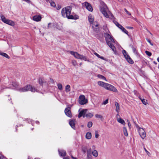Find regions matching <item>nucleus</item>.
Listing matches in <instances>:
<instances>
[{
    "instance_id": "obj_48",
    "label": "nucleus",
    "mask_w": 159,
    "mask_h": 159,
    "mask_svg": "<svg viewBox=\"0 0 159 159\" xmlns=\"http://www.w3.org/2000/svg\"><path fill=\"white\" fill-rule=\"evenodd\" d=\"M50 4L51 5L52 7H54L56 6V4L55 3L53 2H51Z\"/></svg>"
},
{
    "instance_id": "obj_26",
    "label": "nucleus",
    "mask_w": 159,
    "mask_h": 159,
    "mask_svg": "<svg viewBox=\"0 0 159 159\" xmlns=\"http://www.w3.org/2000/svg\"><path fill=\"white\" fill-rule=\"evenodd\" d=\"M12 85L15 88H18L19 86V84L18 83L14 82L12 83Z\"/></svg>"
},
{
    "instance_id": "obj_37",
    "label": "nucleus",
    "mask_w": 159,
    "mask_h": 159,
    "mask_svg": "<svg viewBox=\"0 0 159 159\" xmlns=\"http://www.w3.org/2000/svg\"><path fill=\"white\" fill-rule=\"evenodd\" d=\"M98 24L97 22H94L92 25V27L94 28L95 27H98Z\"/></svg>"
},
{
    "instance_id": "obj_63",
    "label": "nucleus",
    "mask_w": 159,
    "mask_h": 159,
    "mask_svg": "<svg viewBox=\"0 0 159 159\" xmlns=\"http://www.w3.org/2000/svg\"><path fill=\"white\" fill-rule=\"evenodd\" d=\"M150 43L151 44V45L152 46H153V43H151H151Z\"/></svg>"
},
{
    "instance_id": "obj_29",
    "label": "nucleus",
    "mask_w": 159,
    "mask_h": 159,
    "mask_svg": "<svg viewBox=\"0 0 159 159\" xmlns=\"http://www.w3.org/2000/svg\"><path fill=\"white\" fill-rule=\"evenodd\" d=\"M113 22L115 23V24L116 25V26H117L120 29L122 27V26L120 24H119L117 21H113Z\"/></svg>"
},
{
    "instance_id": "obj_49",
    "label": "nucleus",
    "mask_w": 159,
    "mask_h": 159,
    "mask_svg": "<svg viewBox=\"0 0 159 159\" xmlns=\"http://www.w3.org/2000/svg\"><path fill=\"white\" fill-rule=\"evenodd\" d=\"M124 10L125 11L126 13L129 15H131V14L130 13H129V11L125 9V8L124 9Z\"/></svg>"
},
{
    "instance_id": "obj_30",
    "label": "nucleus",
    "mask_w": 159,
    "mask_h": 159,
    "mask_svg": "<svg viewBox=\"0 0 159 159\" xmlns=\"http://www.w3.org/2000/svg\"><path fill=\"white\" fill-rule=\"evenodd\" d=\"M93 116V115L91 113H89L85 115V117L88 118H91Z\"/></svg>"
},
{
    "instance_id": "obj_38",
    "label": "nucleus",
    "mask_w": 159,
    "mask_h": 159,
    "mask_svg": "<svg viewBox=\"0 0 159 159\" xmlns=\"http://www.w3.org/2000/svg\"><path fill=\"white\" fill-rule=\"evenodd\" d=\"M72 63L73 65L74 66H76L77 65V63L75 60H73L72 61Z\"/></svg>"
},
{
    "instance_id": "obj_1",
    "label": "nucleus",
    "mask_w": 159,
    "mask_h": 159,
    "mask_svg": "<svg viewBox=\"0 0 159 159\" xmlns=\"http://www.w3.org/2000/svg\"><path fill=\"white\" fill-rule=\"evenodd\" d=\"M72 9L71 7H67L63 8L61 11L62 16L64 17H66L69 19H75L74 16L72 15H70L71 11Z\"/></svg>"
},
{
    "instance_id": "obj_24",
    "label": "nucleus",
    "mask_w": 159,
    "mask_h": 159,
    "mask_svg": "<svg viewBox=\"0 0 159 159\" xmlns=\"http://www.w3.org/2000/svg\"><path fill=\"white\" fill-rule=\"evenodd\" d=\"M92 137L91 134L90 132H87L86 135V138L87 139H90Z\"/></svg>"
},
{
    "instance_id": "obj_47",
    "label": "nucleus",
    "mask_w": 159,
    "mask_h": 159,
    "mask_svg": "<svg viewBox=\"0 0 159 159\" xmlns=\"http://www.w3.org/2000/svg\"><path fill=\"white\" fill-rule=\"evenodd\" d=\"M95 136L96 138H98L99 136V134H98V132L97 131H95Z\"/></svg>"
},
{
    "instance_id": "obj_32",
    "label": "nucleus",
    "mask_w": 159,
    "mask_h": 159,
    "mask_svg": "<svg viewBox=\"0 0 159 159\" xmlns=\"http://www.w3.org/2000/svg\"><path fill=\"white\" fill-rule=\"evenodd\" d=\"M92 154L95 157H97L98 156V152L96 150H94L93 152H92Z\"/></svg>"
},
{
    "instance_id": "obj_17",
    "label": "nucleus",
    "mask_w": 159,
    "mask_h": 159,
    "mask_svg": "<svg viewBox=\"0 0 159 159\" xmlns=\"http://www.w3.org/2000/svg\"><path fill=\"white\" fill-rule=\"evenodd\" d=\"M41 18L40 16H35L33 17V20L36 21H39L41 20Z\"/></svg>"
},
{
    "instance_id": "obj_14",
    "label": "nucleus",
    "mask_w": 159,
    "mask_h": 159,
    "mask_svg": "<svg viewBox=\"0 0 159 159\" xmlns=\"http://www.w3.org/2000/svg\"><path fill=\"white\" fill-rule=\"evenodd\" d=\"M115 105L116 107V111L118 113H119L120 110V108L119 104L116 102H115Z\"/></svg>"
},
{
    "instance_id": "obj_8",
    "label": "nucleus",
    "mask_w": 159,
    "mask_h": 159,
    "mask_svg": "<svg viewBox=\"0 0 159 159\" xmlns=\"http://www.w3.org/2000/svg\"><path fill=\"white\" fill-rule=\"evenodd\" d=\"M71 108L70 107H68L66 108L64 111L65 114L70 118H71L72 116V114L70 111Z\"/></svg>"
},
{
    "instance_id": "obj_57",
    "label": "nucleus",
    "mask_w": 159,
    "mask_h": 159,
    "mask_svg": "<svg viewBox=\"0 0 159 159\" xmlns=\"http://www.w3.org/2000/svg\"><path fill=\"white\" fill-rule=\"evenodd\" d=\"M147 39V41L148 43H151V41L149 39Z\"/></svg>"
},
{
    "instance_id": "obj_27",
    "label": "nucleus",
    "mask_w": 159,
    "mask_h": 159,
    "mask_svg": "<svg viewBox=\"0 0 159 159\" xmlns=\"http://www.w3.org/2000/svg\"><path fill=\"white\" fill-rule=\"evenodd\" d=\"M70 86L69 85H67L65 88L66 91V92H68L70 90Z\"/></svg>"
},
{
    "instance_id": "obj_20",
    "label": "nucleus",
    "mask_w": 159,
    "mask_h": 159,
    "mask_svg": "<svg viewBox=\"0 0 159 159\" xmlns=\"http://www.w3.org/2000/svg\"><path fill=\"white\" fill-rule=\"evenodd\" d=\"M117 120L118 122L120 123L123 125H125V123L124 120L121 118H117Z\"/></svg>"
},
{
    "instance_id": "obj_31",
    "label": "nucleus",
    "mask_w": 159,
    "mask_h": 159,
    "mask_svg": "<svg viewBox=\"0 0 159 159\" xmlns=\"http://www.w3.org/2000/svg\"><path fill=\"white\" fill-rule=\"evenodd\" d=\"M122 52L125 58H126V57H128V56L129 55L127 54V52L125 50H123Z\"/></svg>"
},
{
    "instance_id": "obj_21",
    "label": "nucleus",
    "mask_w": 159,
    "mask_h": 159,
    "mask_svg": "<svg viewBox=\"0 0 159 159\" xmlns=\"http://www.w3.org/2000/svg\"><path fill=\"white\" fill-rule=\"evenodd\" d=\"M39 84L42 86L43 85V84L44 83H46V82L44 81L43 78H39Z\"/></svg>"
},
{
    "instance_id": "obj_61",
    "label": "nucleus",
    "mask_w": 159,
    "mask_h": 159,
    "mask_svg": "<svg viewBox=\"0 0 159 159\" xmlns=\"http://www.w3.org/2000/svg\"><path fill=\"white\" fill-rule=\"evenodd\" d=\"M157 61L159 62V57H158L157 58Z\"/></svg>"
},
{
    "instance_id": "obj_25",
    "label": "nucleus",
    "mask_w": 159,
    "mask_h": 159,
    "mask_svg": "<svg viewBox=\"0 0 159 159\" xmlns=\"http://www.w3.org/2000/svg\"><path fill=\"white\" fill-rule=\"evenodd\" d=\"M123 132L124 135L126 136H127L128 135V133L126 127H124L123 128Z\"/></svg>"
},
{
    "instance_id": "obj_6",
    "label": "nucleus",
    "mask_w": 159,
    "mask_h": 159,
    "mask_svg": "<svg viewBox=\"0 0 159 159\" xmlns=\"http://www.w3.org/2000/svg\"><path fill=\"white\" fill-rule=\"evenodd\" d=\"M109 33H105L104 37L105 38L106 41L107 43L110 42H114V40L112 37L111 36L110 34Z\"/></svg>"
},
{
    "instance_id": "obj_28",
    "label": "nucleus",
    "mask_w": 159,
    "mask_h": 159,
    "mask_svg": "<svg viewBox=\"0 0 159 159\" xmlns=\"http://www.w3.org/2000/svg\"><path fill=\"white\" fill-rule=\"evenodd\" d=\"M97 77L98 78H99L101 79H102L103 80H106V81H107L106 78L104 76H103L102 75L99 74V75H98Z\"/></svg>"
},
{
    "instance_id": "obj_46",
    "label": "nucleus",
    "mask_w": 159,
    "mask_h": 159,
    "mask_svg": "<svg viewBox=\"0 0 159 159\" xmlns=\"http://www.w3.org/2000/svg\"><path fill=\"white\" fill-rule=\"evenodd\" d=\"M104 29L105 30L106 33H107V32H108L109 33H110V32H109V30L106 26L104 27Z\"/></svg>"
},
{
    "instance_id": "obj_3",
    "label": "nucleus",
    "mask_w": 159,
    "mask_h": 159,
    "mask_svg": "<svg viewBox=\"0 0 159 159\" xmlns=\"http://www.w3.org/2000/svg\"><path fill=\"white\" fill-rule=\"evenodd\" d=\"M70 52L71 55H73L76 58L80 59L81 60H84L85 61H89V60H87L86 56L80 54L77 52L70 51Z\"/></svg>"
},
{
    "instance_id": "obj_5",
    "label": "nucleus",
    "mask_w": 159,
    "mask_h": 159,
    "mask_svg": "<svg viewBox=\"0 0 159 159\" xmlns=\"http://www.w3.org/2000/svg\"><path fill=\"white\" fill-rule=\"evenodd\" d=\"M88 102V100L84 95H81L79 97V103L80 105H84Z\"/></svg>"
},
{
    "instance_id": "obj_34",
    "label": "nucleus",
    "mask_w": 159,
    "mask_h": 159,
    "mask_svg": "<svg viewBox=\"0 0 159 159\" xmlns=\"http://www.w3.org/2000/svg\"><path fill=\"white\" fill-rule=\"evenodd\" d=\"M93 125V123L91 121H89L88 122L87 124V127L88 128H91L92 127Z\"/></svg>"
},
{
    "instance_id": "obj_40",
    "label": "nucleus",
    "mask_w": 159,
    "mask_h": 159,
    "mask_svg": "<svg viewBox=\"0 0 159 159\" xmlns=\"http://www.w3.org/2000/svg\"><path fill=\"white\" fill-rule=\"evenodd\" d=\"M93 30L94 31L97 32L99 31V28L98 27H95L94 28H93Z\"/></svg>"
},
{
    "instance_id": "obj_42",
    "label": "nucleus",
    "mask_w": 159,
    "mask_h": 159,
    "mask_svg": "<svg viewBox=\"0 0 159 159\" xmlns=\"http://www.w3.org/2000/svg\"><path fill=\"white\" fill-rule=\"evenodd\" d=\"M108 99H107L106 100L103 102V103H102V104L106 105V104L108 103Z\"/></svg>"
},
{
    "instance_id": "obj_51",
    "label": "nucleus",
    "mask_w": 159,
    "mask_h": 159,
    "mask_svg": "<svg viewBox=\"0 0 159 159\" xmlns=\"http://www.w3.org/2000/svg\"><path fill=\"white\" fill-rule=\"evenodd\" d=\"M135 125L136 127L138 129H138H139V128H141L139 127V126L138 125V124L135 123Z\"/></svg>"
},
{
    "instance_id": "obj_7",
    "label": "nucleus",
    "mask_w": 159,
    "mask_h": 159,
    "mask_svg": "<svg viewBox=\"0 0 159 159\" xmlns=\"http://www.w3.org/2000/svg\"><path fill=\"white\" fill-rule=\"evenodd\" d=\"M105 89L107 90L112 91L115 93H116L118 91L117 89L115 87L108 83H107L106 84Z\"/></svg>"
},
{
    "instance_id": "obj_60",
    "label": "nucleus",
    "mask_w": 159,
    "mask_h": 159,
    "mask_svg": "<svg viewBox=\"0 0 159 159\" xmlns=\"http://www.w3.org/2000/svg\"><path fill=\"white\" fill-rule=\"evenodd\" d=\"M2 155H1L0 154V159H1L2 158Z\"/></svg>"
},
{
    "instance_id": "obj_4",
    "label": "nucleus",
    "mask_w": 159,
    "mask_h": 159,
    "mask_svg": "<svg viewBox=\"0 0 159 159\" xmlns=\"http://www.w3.org/2000/svg\"><path fill=\"white\" fill-rule=\"evenodd\" d=\"M0 17L4 23L12 26L15 25V23L14 21L8 19H7L3 15H1Z\"/></svg>"
},
{
    "instance_id": "obj_19",
    "label": "nucleus",
    "mask_w": 159,
    "mask_h": 159,
    "mask_svg": "<svg viewBox=\"0 0 159 159\" xmlns=\"http://www.w3.org/2000/svg\"><path fill=\"white\" fill-rule=\"evenodd\" d=\"M98 85L105 88L107 83H104L101 81H99L98 82Z\"/></svg>"
},
{
    "instance_id": "obj_43",
    "label": "nucleus",
    "mask_w": 159,
    "mask_h": 159,
    "mask_svg": "<svg viewBox=\"0 0 159 159\" xmlns=\"http://www.w3.org/2000/svg\"><path fill=\"white\" fill-rule=\"evenodd\" d=\"M95 116L96 118H99L100 119H102V116L100 115L96 114Z\"/></svg>"
},
{
    "instance_id": "obj_36",
    "label": "nucleus",
    "mask_w": 159,
    "mask_h": 159,
    "mask_svg": "<svg viewBox=\"0 0 159 159\" xmlns=\"http://www.w3.org/2000/svg\"><path fill=\"white\" fill-rule=\"evenodd\" d=\"M58 88L60 90H61L62 89V84L61 83H59L57 84Z\"/></svg>"
},
{
    "instance_id": "obj_59",
    "label": "nucleus",
    "mask_w": 159,
    "mask_h": 159,
    "mask_svg": "<svg viewBox=\"0 0 159 159\" xmlns=\"http://www.w3.org/2000/svg\"><path fill=\"white\" fill-rule=\"evenodd\" d=\"M63 159H70L69 158L67 157H64Z\"/></svg>"
},
{
    "instance_id": "obj_39",
    "label": "nucleus",
    "mask_w": 159,
    "mask_h": 159,
    "mask_svg": "<svg viewBox=\"0 0 159 159\" xmlns=\"http://www.w3.org/2000/svg\"><path fill=\"white\" fill-rule=\"evenodd\" d=\"M146 54L148 56L150 57L152 55V53L147 51H145V52Z\"/></svg>"
},
{
    "instance_id": "obj_44",
    "label": "nucleus",
    "mask_w": 159,
    "mask_h": 159,
    "mask_svg": "<svg viewBox=\"0 0 159 159\" xmlns=\"http://www.w3.org/2000/svg\"><path fill=\"white\" fill-rule=\"evenodd\" d=\"M91 148H89L87 151V155L88 156L91 153Z\"/></svg>"
},
{
    "instance_id": "obj_16",
    "label": "nucleus",
    "mask_w": 159,
    "mask_h": 159,
    "mask_svg": "<svg viewBox=\"0 0 159 159\" xmlns=\"http://www.w3.org/2000/svg\"><path fill=\"white\" fill-rule=\"evenodd\" d=\"M130 46L132 48L133 52L137 56H139V54L137 49V48L135 47H134L133 45Z\"/></svg>"
},
{
    "instance_id": "obj_50",
    "label": "nucleus",
    "mask_w": 159,
    "mask_h": 159,
    "mask_svg": "<svg viewBox=\"0 0 159 159\" xmlns=\"http://www.w3.org/2000/svg\"><path fill=\"white\" fill-rule=\"evenodd\" d=\"M94 54L97 57H98V58H99L100 57V55H99L96 52H95L94 53Z\"/></svg>"
},
{
    "instance_id": "obj_54",
    "label": "nucleus",
    "mask_w": 159,
    "mask_h": 159,
    "mask_svg": "<svg viewBox=\"0 0 159 159\" xmlns=\"http://www.w3.org/2000/svg\"><path fill=\"white\" fill-rule=\"evenodd\" d=\"M128 125L129 127L130 128L131 126L130 123L129 122V121L128 122Z\"/></svg>"
},
{
    "instance_id": "obj_41",
    "label": "nucleus",
    "mask_w": 159,
    "mask_h": 159,
    "mask_svg": "<svg viewBox=\"0 0 159 159\" xmlns=\"http://www.w3.org/2000/svg\"><path fill=\"white\" fill-rule=\"evenodd\" d=\"M141 101L143 104L144 105H146L147 104V100H145L144 99H141Z\"/></svg>"
},
{
    "instance_id": "obj_33",
    "label": "nucleus",
    "mask_w": 159,
    "mask_h": 159,
    "mask_svg": "<svg viewBox=\"0 0 159 159\" xmlns=\"http://www.w3.org/2000/svg\"><path fill=\"white\" fill-rule=\"evenodd\" d=\"M121 29L123 31V32L124 33H125L127 34L128 35V32L123 26L121 28V29Z\"/></svg>"
},
{
    "instance_id": "obj_10",
    "label": "nucleus",
    "mask_w": 159,
    "mask_h": 159,
    "mask_svg": "<svg viewBox=\"0 0 159 159\" xmlns=\"http://www.w3.org/2000/svg\"><path fill=\"white\" fill-rule=\"evenodd\" d=\"M108 9L106 7H102L101 8L100 11L104 16L106 18H108L109 16L107 12Z\"/></svg>"
},
{
    "instance_id": "obj_11",
    "label": "nucleus",
    "mask_w": 159,
    "mask_h": 159,
    "mask_svg": "<svg viewBox=\"0 0 159 159\" xmlns=\"http://www.w3.org/2000/svg\"><path fill=\"white\" fill-rule=\"evenodd\" d=\"M87 109H83L81 111L79 114L78 117L80 118L82 116H83V117L84 118L85 117V114L87 112Z\"/></svg>"
},
{
    "instance_id": "obj_9",
    "label": "nucleus",
    "mask_w": 159,
    "mask_h": 159,
    "mask_svg": "<svg viewBox=\"0 0 159 159\" xmlns=\"http://www.w3.org/2000/svg\"><path fill=\"white\" fill-rule=\"evenodd\" d=\"M138 132L141 138L143 139L146 136V134L143 128H139Z\"/></svg>"
},
{
    "instance_id": "obj_45",
    "label": "nucleus",
    "mask_w": 159,
    "mask_h": 159,
    "mask_svg": "<svg viewBox=\"0 0 159 159\" xmlns=\"http://www.w3.org/2000/svg\"><path fill=\"white\" fill-rule=\"evenodd\" d=\"M144 149L145 150L147 154L148 155V156H150L151 154L146 149V148L145 147L144 148Z\"/></svg>"
},
{
    "instance_id": "obj_55",
    "label": "nucleus",
    "mask_w": 159,
    "mask_h": 159,
    "mask_svg": "<svg viewBox=\"0 0 159 159\" xmlns=\"http://www.w3.org/2000/svg\"><path fill=\"white\" fill-rule=\"evenodd\" d=\"M127 28L130 29H133V27H127Z\"/></svg>"
},
{
    "instance_id": "obj_52",
    "label": "nucleus",
    "mask_w": 159,
    "mask_h": 159,
    "mask_svg": "<svg viewBox=\"0 0 159 159\" xmlns=\"http://www.w3.org/2000/svg\"><path fill=\"white\" fill-rule=\"evenodd\" d=\"M99 58L101 59H102V60H106V59L105 58H104L103 57H102V56H100V57H99Z\"/></svg>"
},
{
    "instance_id": "obj_18",
    "label": "nucleus",
    "mask_w": 159,
    "mask_h": 159,
    "mask_svg": "<svg viewBox=\"0 0 159 159\" xmlns=\"http://www.w3.org/2000/svg\"><path fill=\"white\" fill-rule=\"evenodd\" d=\"M111 42H108L107 43V44L113 51H115L116 50V48L114 45L111 43Z\"/></svg>"
},
{
    "instance_id": "obj_12",
    "label": "nucleus",
    "mask_w": 159,
    "mask_h": 159,
    "mask_svg": "<svg viewBox=\"0 0 159 159\" xmlns=\"http://www.w3.org/2000/svg\"><path fill=\"white\" fill-rule=\"evenodd\" d=\"M85 7L89 11H92L93 10V8L91 4L87 2H85L84 4Z\"/></svg>"
},
{
    "instance_id": "obj_15",
    "label": "nucleus",
    "mask_w": 159,
    "mask_h": 159,
    "mask_svg": "<svg viewBox=\"0 0 159 159\" xmlns=\"http://www.w3.org/2000/svg\"><path fill=\"white\" fill-rule=\"evenodd\" d=\"M59 153L60 155L62 157H65L66 156V153L65 151L63 150H58Z\"/></svg>"
},
{
    "instance_id": "obj_35",
    "label": "nucleus",
    "mask_w": 159,
    "mask_h": 159,
    "mask_svg": "<svg viewBox=\"0 0 159 159\" xmlns=\"http://www.w3.org/2000/svg\"><path fill=\"white\" fill-rule=\"evenodd\" d=\"M89 20L90 23H92L93 21V19L92 18V16H89Z\"/></svg>"
},
{
    "instance_id": "obj_13",
    "label": "nucleus",
    "mask_w": 159,
    "mask_h": 159,
    "mask_svg": "<svg viewBox=\"0 0 159 159\" xmlns=\"http://www.w3.org/2000/svg\"><path fill=\"white\" fill-rule=\"evenodd\" d=\"M75 120H72L69 121V124L71 127L74 129H75Z\"/></svg>"
},
{
    "instance_id": "obj_62",
    "label": "nucleus",
    "mask_w": 159,
    "mask_h": 159,
    "mask_svg": "<svg viewBox=\"0 0 159 159\" xmlns=\"http://www.w3.org/2000/svg\"><path fill=\"white\" fill-rule=\"evenodd\" d=\"M51 24V23H49L48 24V28H49V26H50V25Z\"/></svg>"
},
{
    "instance_id": "obj_56",
    "label": "nucleus",
    "mask_w": 159,
    "mask_h": 159,
    "mask_svg": "<svg viewBox=\"0 0 159 159\" xmlns=\"http://www.w3.org/2000/svg\"><path fill=\"white\" fill-rule=\"evenodd\" d=\"M71 158L73 159H78L76 158L73 157L72 155H71Z\"/></svg>"
},
{
    "instance_id": "obj_58",
    "label": "nucleus",
    "mask_w": 159,
    "mask_h": 159,
    "mask_svg": "<svg viewBox=\"0 0 159 159\" xmlns=\"http://www.w3.org/2000/svg\"><path fill=\"white\" fill-rule=\"evenodd\" d=\"M120 116V115L119 114V113H117V114L116 115V117L117 118V119L118 118V116Z\"/></svg>"
},
{
    "instance_id": "obj_23",
    "label": "nucleus",
    "mask_w": 159,
    "mask_h": 159,
    "mask_svg": "<svg viewBox=\"0 0 159 159\" xmlns=\"http://www.w3.org/2000/svg\"><path fill=\"white\" fill-rule=\"evenodd\" d=\"M0 55L7 58L9 59L10 58V57L6 53L0 52Z\"/></svg>"
},
{
    "instance_id": "obj_22",
    "label": "nucleus",
    "mask_w": 159,
    "mask_h": 159,
    "mask_svg": "<svg viewBox=\"0 0 159 159\" xmlns=\"http://www.w3.org/2000/svg\"><path fill=\"white\" fill-rule=\"evenodd\" d=\"M125 59L129 63L131 64H133L134 63V61L129 56H128V57H126Z\"/></svg>"
},
{
    "instance_id": "obj_2",
    "label": "nucleus",
    "mask_w": 159,
    "mask_h": 159,
    "mask_svg": "<svg viewBox=\"0 0 159 159\" xmlns=\"http://www.w3.org/2000/svg\"><path fill=\"white\" fill-rule=\"evenodd\" d=\"M29 90L34 92L37 91L34 87H33L30 85H27L24 87L19 89V91L20 92H25Z\"/></svg>"
},
{
    "instance_id": "obj_53",
    "label": "nucleus",
    "mask_w": 159,
    "mask_h": 159,
    "mask_svg": "<svg viewBox=\"0 0 159 159\" xmlns=\"http://www.w3.org/2000/svg\"><path fill=\"white\" fill-rule=\"evenodd\" d=\"M82 151L84 153H85L86 152V149H82Z\"/></svg>"
},
{
    "instance_id": "obj_64",
    "label": "nucleus",
    "mask_w": 159,
    "mask_h": 159,
    "mask_svg": "<svg viewBox=\"0 0 159 159\" xmlns=\"http://www.w3.org/2000/svg\"><path fill=\"white\" fill-rule=\"evenodd\" d=\"M153 63H154V64H155L156 65V64H157V63H156L155 61H154V62H153Z\"/></svg>"
}]
</instances>
